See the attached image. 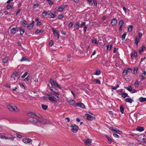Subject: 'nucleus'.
<instances>
[{
    "label": "nucleus",
    "mask_w": 146,
    "mask_h": 146,
    "mask_svg": "<svg viewBox=\"0 0 146 146\" xmlns=\"http://www.w3.org/2000/svg\"><path fill=\"white\" fill-rule=\"evenodd\" d=\"M68 102L70 104L74 105L75 104L76 101L74 100H70L68 101Z\"/></svg>",
    "instance_id": "obj_22"
},
{
    "label": "nucleus",
    "mask_w": 146,
    "mask_h": 146,
    "mask_svg": "<svg viewBox=\"0 0 146 146\" xmlns=\"http://www.w3.org/2000/svg\"><path fill=\"white\" fill-rule=\"evenodd\" d=\"M48 98L50 102H57V101L53 97L50 96V95H48Z\"/></svg>",
    "instance_id": "obj_20"
},
{
    "label": "nucleus",
    "mask_w": 146,
    "mask_h": 146,
    "mask_svg": "<svg viewBox=\"0 0 146 146\" xmlns=\"http://www.w3.org/2000/svg\"><path fill=\"white\" fill-rule=\"evenodd\" d=\"M52 30L54 36L58 35V34H59L58 32H57L56 31L55 29H54V28H52Z\"/></svg>",
    "instance_id": "obj_29"
},
{
    "label": "nucleus",
    "mask_w": 146,
    "mask_h": 146,
    "mask_svg": "<svg viewBox=\"0 0 146 146\" xmlns=\"http://www.w3.org/2000/svg\"><path fill=\"white\" fill-rule=\"evenodd\" d=\"M72 131L73 133H76L78 129V127L75 124H73L71 125Z\"/></svg>",
    "instance_id": "obj_5"
},
{
    "label": "nucleus",
    "mask_w": 146,
    "mask_h": 146,
    "mask_svg": "<svg viewBox=\"0 0 146 146\" xmlns=\"http://www.w3.org/2000/svg\"><path fill=\"white\" fill-rule=\"evenodd\" d=\"M120 111L121 114H123L124 113V109L123 107L122 106H120Z\"/></svg>",
    "instance_id": "obj_32"
},
{
    "label": "nucleus",
    "mask_w": 146,
    "mask_h": 146,
    "mask_svg": "<svg viewBox=\"0 0 146 146\" xmlns=\"http://www.w3.org/2000/svg\"><path fill=\"white\" fill-rule=\"evenodd\" d=\"M30 77L28 76L27 78H26L24 80L26 82H27L29 81V79Z\"/></svg>",
    "instance_id": "obj_63"
},
{
    "label": "nucleus",
    "mask_w": 146,
    "mask_h": 146,
    "mask_svg": "<svg viewBox=\"0 0 146 146\" xmlns=\"http://www.w3.org/2000/svg\"><path fill=\"white\" fill-rule=\"evenodd\" d=\"M20 77V75L16 72H14L11 75V77L13 78L15 81H17Z\"/></svg>",
    "instance_id": "obj_3"
},
{
    "label": "nucleus",
    "mask_w": 146,
    "mask_h": 146,
    "mask_svg": "<svg viewBox=\"0 0 146 146\" xmlns=\"http://www.w3.org/2000/svg\"><path fill=\"white\" fill-rule=\"evenodd\" d=\"M47 1L50 5H52L53 4V2L51 0H47Z\"/></svg>",
    "instance_id": "obj_55"
},
{
    "label": "nucleus",
    "mask_w": 146,
    "mask_h": 146,
    "mask_svg": "<svg viewBox=\"0 0 146 146\" xmlns=\"http://www.w3.org/2000/svg\"><path fill=\"white\" fill-rule=\"evenodd\" d=\"M124 23V22L123 20H121L120 21L119 25V26H122V25H123Z\"/></svg>",
    "instance_id": "obj_52"
},
{
    "label": "nucleus",
    "mask_w": 146,
    "mask_h": 146,
    "mask_svg": "<svg viewBox=\"0 0 146 146\" xmlns=\"http://www.w3.org/2000/svg\"><path fill=\"white\" fill-rule=\"evenodd\" d=\"M53 44V42L52 40H50V41L49 45L50 46H52Z\"/></svg>",
    "instance_id": "obj_59"
},
{
    "label": "nucleus",
    "mask_w": 146,
    "mask_h": 146,
    "mask_svg": "<svg viewBox=\"0 0 146 146\" xmlns=\"http://www.w3.org/2000/svg\"><path fill=\"white\" fill-rule=\"evenodd\" d=\"M19 85L21 88H23L24 89H25V88L23 83H20Z\"/></svg>",
    "instance_id": "obj_57"
},
{
    "label": "nucleus",
    "mask_w": 146,
    "mask_h": 146,
    "mask_svg": "<svg viewBox=\"0 0 146 146\" xmlns=\"http://www.w3.org/2000/svg\"><path fill=\"white\" fill-rule=\"evenodd\" d=\"M1 139H4L5 140H7L8 139H9L11 140H13L14 137H1Z\"/></svg>",
    "instance_id": "obj_42"
},
{
    "label": "nucleus",
    "mask_w": 146,
    "mask_h": 146,
    "mask_svg": "<svg viewBox=\"0 0 146 146\" xmlns=\"http://www.w3.org/2000/svg\"><path fill=\"white\" fill-rule=\"evenodd\" d=\"M111 24L113 26L116 25L117 24V21L115 19H113L111 21Z\"/></svg>",
    "instance_id": "obj_16"
},
{
    "label": "nucleus",
    "mask_w": 146,
    "mask_h": 146,
    "mask_svg": "<svg viewBox=\"0 0 146 146\" xmlns=\"http://www.w3.org/2000/svg\"><path fill=\"white\" fill-rule=\"evenodd\" d=\"M19 31L20 32V34L21 35H23L25 32L24 30L23 29L22 27H20L19 28Z\"/></svg>",
    "instance_id": "obj_36"
},
{
    "label": "nucleus",
    "mask_w": 146,
    "mask_h": 146,
    "mask_svg": "<svg viewBox=\"0 0 146 146\" xmlns=\"http://www.w3.org/2000/svg\"><path fill=\"white\" fill-rule=\"evenodd\" d=\"M73 25V22H70L68 24V28H71L72 27V26Z\"/></svg>",
    "instance_id": "obj_51"
},
{
    "label": "nucleus",
    "mask_w": 146,
    "mask_h": 146,
    "mask_svg": "<svg viewBox=\"0 0 146 146\" xmlns=\"http://www.w3.org/2000/svg\"><path fill=\"white\" fill-rule=\"evenodd\" d=\"M139 75L140 77H141V79L142 80H144L145 79V77L146 76H145V75H143L141 73Z\"/></svg>",
    "instance_id": "obj_47"
},
{
    "label": "nucleus",
    "mask_w": 146,
    "mask_h": 146,
    "mask_svg": "<svg viewBox=\"0 0 146 146\" xmlns=\"http://www.w3.org/2000/svg\"><path fill=\"white\" fill-rule=\"evenodd\" d=\"M54 98L58 102L60 101V99L58 96H57L56 95H55V97H54Z\"/></svg>",
    "instance_id": "obj_50"
},
{
    "label": "nucleus",
    "mask_w": 146,
    "mask_h": 146,
    "mask_svg": "<svg viewBox=\"0 0 146 146\" xmlns=\"http://www.w3.org/2000/svg\"><path fill=\"white\" fill-rule=\"evenodd\" d=\"M55 86L60 89H61L62 88L57 82H56L55 85Z\"/></svg>",
    "instance_id": "obj_54"
},
{
    "label": "nucleus",
    "mask_w": 146,
    "mask_h": 146,
    "mask_svg": "<svg viewBox=\"0 0 146 146\" xmlns=\"http://www.w3.org/2000/svg\"><path fill=\"white\" fill-rule=\"evenodd\" d=\"M110 129L111 131H113L115 133H117L119 134H121L122 132V131L119 130L117 129L114 128L113 127H111L110 128Z\"/></svg>",
    "instance_id": "obj_6"
},
{
    "label": "nucleus",
    "mask_w": 146,
    "mask_h": 146,
    "mask_svg": "<svg viewBox=\"0 0 146 146\" xmlns=\"http://www.w3.org/2000/svg\"><path fill=\"white\" fill-rule=\"evenodd\" d=\"M140 40V39H137V37H136L135 40V43H138L139 42Z\"/></svg>",
    "instance_id": "obj_53"
},
{
    "label": "nucleus",
    "mask_w": 146,
    "mask_h": 146,
    "mask_svg": "<svg viewBox=\"0 0 146 146\" xmlns=\"http://www.w3.org/2000/svg\"><path fill=\"white\" fill-rule=\"evenodd\" d=\"M33 25L30 24L27 26V28L29 30H31L33 28Z\"/></svg>",
    "instance_id": "obj_40"
},
{
    "label": "nucleus",
    "mask_w": 146,
    "mask_h": 146,
    "mask_svg": "<svg viewBox=\"0 0 146 146\" xmlns=\"http://www.w3.org/2000/svg\"><path fill=\"white\" fill-rule=\"evenodd\" d=\"M125 100L126 102H128L130 103H131L133 102V100L131 98H127L125 99Z\"/></svg>",
    "instance_id": "obj_25"
},
{
    "label": "nucleus",
    "mask_w": 146,
    "mask_h": 146,
    "mask_svg": "<svg viewBox=\"0 0 146 146\" xmlns=\"http://www.w3.org/2000/svg\"><path fill=\"white\" fill-rule=\"evenodd\" d=\"M64 17V16L62 14H59L58 16V18L59 19H62Z\"/></svg>",
    "instance_id": "obj_56"
},
{
    "label": "nucleus",
    "mask_w": 146,
    "mask_h": 146,
    "mask_svg": "<svg viewBox=\"0 0 146 146\" xmlns=\"http://www.w3.org/2000/svg\"><path fill=\"white\" fill-rule=\"evenodd\" d=\"M28 73L27 72H25L24 73V74L22 76H21V78H25L27 76V75L28 74Z\"/></svg>",
    "instance_id": "obj_49"
},
{
    "label": "nucleus",
    "mask_w": 146,
    "mask_h": 146,
    "mask_svg": "<svg viewBox=\"0 0 146 146\" xmlns=\"http://www.w3.org/2000/svg\"><path fill=\"white\" fill-rule=\"evenodd\" d=\"M86 22H83L82 23L80 27L81 28L83 26H84L85 25Z\"/></svg>",
    "instance_id": "obj_61"
},
{
    "label": "nucleus",
    "mask_w": 146,
    "mask_h": 146,
    "mask_svg": "<svg viewBox=\"0 0 146 146\" xmlns=\"http://www.w3.org/2000/svg\"><path fill=\"white\" fill-rule=\"evenodd\" d=\"M107 139L108 140V143L110 144L112 142H114V140L111 137H107Z\"/></svg>",
    "instance_id": "obj_28"
},
{
    "label": "nucleus",
    "mask_w": 146,
    "mask_h": 146,
    "mask_svg": "<svg viewBox=\"0 0 146 146\" xmlns=\"http://www.w3.org/2000/svg\"><path fill=\"white\" fill-rule=\"evenodd\" d=\"M87 1L89 2V4L90 5H92V3H91L92 0H87Z\"/></svg>",
    "instance_id": "obj_64"
},
{
    "label": "nucleus",
    "mask_w": 146,
    "mask_h": 146,
    "mask_svg": "<svg viewBox=\"0 0 146 146\" xmlns=\"http://www.w3.org/2000/svg\"><path fill=\"white\" fill-rule=\"evenodd\" d=\"M92 42L95 45H98V43L97 39L94 38L92 40Z\"/></svg>",
    "instance_id": "obj_24"
},
{
    "label": "nucleus",
    "mask_w": 146,
    "mask_h": 146,
    "mask_svg": "<svg viewBox=\"0 0 146 146\" xmlns=\"http://www.w3.org/2000/svg\"><path fill=\"white\" fill-rule=\"evenodd\" d=\"M136 130L137 131H138L139 132H141L144 131V129L143 127L138 126L136 128Z\"/></svg>",
    "instance_id": "obj_17"
},
{
    "label": "nucleus",
    "mask_w": 146,
    "mask_h": 146,
    "mask_svg": "<svg viewBox=\"0 0 146 146\" xmlns=\"http://www.w3.org/2000/svg\"><path fill=\"white\" fill-rule=\"evenodd\" d=\"M80 23L79 21H77L76 22L74 25V31H76L79 29L80 27Z\"/></svg>",
    "instance_id": "obj_12"
},
{
    "label": "nucleus",
    "mask_w": 146,
    "mask_h": 146,
    "mask_svg": "<svg viewBox=\"0 0 146 146\" xmlns=\"http://www.w3.org/2000/svg\"><path fill=\"white\" fill-rule=\"evenodd\" d=\"M122 96L124 98H125L127 97H128V94L125 93H123L121 94Z\"/></svg>",
    "instance_id": "obj_35"
},
{
    "label": "nucleus",
    "mask_w": 146,
    "mask_h": 146,
    "mask_svg": "<svg viewBox=\"0 0 146 146\" xmlns=\"http://www.w3.org/2000/svg\"><path fill=\"white\" fill-rule=\"evenodd\" d=\"M12 7V6L11 5H8L6 6V8L7 9H10Z\"/></svg>",
    "instance_id": "obj_58"
},
{
    "label": "nucleus",
    "mask_w": 146,
    "mask_h": 146,
    "mask_svg": "<svg viewBox=\"0 0 146 146\" xmlns=\"http://www.w3.org/2000/svg\"><path fill=\"white\" fill-rule=\"evenodd\" d=\"M8 108L11 111L18 112L19 111V109L16 106H13L10 104L7 105Z\"/></svg>",
    "instance_id": "obj_2"
},
{
    "label": "nucleus",
    "mask_w": 146,
    "mask_h": 146,
    "mask_svg": "<svg viewBox=\"0 0 146 146\" xmlns=\"http://www.w3.org/2000/svg\"><path fill=\"white\" fill-rule=\"evenodd\" d=\"M9 60L8 57H6L4 58L3 60V62L4 63H7Z\"/></svg>",
    "instance_id": "obj_26"
},
{
    "label": "nucleus",
    "mask_w": 146,
    "mask_h": 146,
    "mask_svg": "<svg viewBox=\"0 0 146 146\" xmlns=\"http://www.w3.org/2000/svg\"><path fill=\"white\" fill-rule=\"evenodd\" d=\"M42 122L43 124H46L50 123V121L49 120L44 119H43Z\"/></svg>",
    "instance_id": "obj_23"
},
{
    "label": "nucleus",
    "mask_w": 146,
    "mask_h": 146,
    "mask_svg": "<svg viewBox=\"0 0 146 146\" xmlns=\"http://www.w3.org/2000/svg\"><path fill=\"white\" fill-rule=\"evenodd\" d=\"M93 2L94 6H96L97 4V1L96 0H93Z\"/></svg>",
    "instance_id": "obj_62"
},
{
    "label": "nucleus",
    "mask_w": 146,
    "mask_h": 146,
    "mask_svg": "<svg viewBox=\"0 0 146 146\" xmlns=\"http://www.w3.org/2000/svg\"><path fill=\"white\" fill-rule=\"evenodd\" d=\"M42 32H43V31H42V30H39L38 29H37L36 31L35 32V33L36 34H37L38 33H39Z\"/></svg>",
    "instance_id": "obj_60"
},
{
    "label": "nucleus",
    "mask_w": 146,
    "mask_h": 146,
    "mask_svg": "<svg viewBox=\"0 0 146 146\" xmlns=\"http://www.w3.org/2000/svg\"><path fill=\"white\" fill-rule=\"evenodd\" d=\"M64 9V8L63 7H59L57 11L58 12H61L63 11Z\"/></svg>",
    "instance_id": "obj_43"
},
{
    "label": "nucleus",
    "mask_w": 146,
    "mask_h": 146,
    "mask_svg": "<svg viewBox=\"0 0 146 146\" xmlns=\"http://www.w3.org/2000/svg\"><path fill=\"white\" fill-rule=\"evenodd\" d=\"M76 105L77 106L83 108H84L85 107L84 104L82 103H76Z\"/></svg>",
    "instance_id": "obj_18"
},
{
    "label": "nucleus",
    "mask_w": 146,
    "mask_h": 146,
    "mask_svg": "<svg viewBox=\"0 0 146 146\" xmlns=\"http://www.w3.org/2000/svg\"><path fill=\"white\" fill-rule=\"evenodd\" d=\"M27 22L25 21L24 20V21L22 24V25L23 27H25L26 25H27Z\"/></svg>",
    "instance_id": "obj_39"
},
{
    "label": "nucleus",
    "mask_w": 146,
    "mask_h": 146,
    "mask_svg": "<svg viewBox=\"0 0 146 146\" xmlns=\"http://www.w3.org/2000/svg\"><path fill=\"white\" fill-rule=\"evenodd\" d=\"M50 90H52L53 92L54 93L56 94L57 95H59V93L57 91V90L56 88H54L53 86H52Z\"/></svg>",
    "instance_id": "obj_13"
},
{
    "label": "nucleus",
    "mask_w": 146,
    "mask_h": 146,
    "mask_svg": "<svg viewBox=\"0 0 146 146\" xmlns=\"http://www.w3.org/2000/svg\"><path fill=\"white\" fill-rule=\"evenodd\" d=\"M15 134H14V135H12V137H14L15 136V135L17 136V137H21V136L18 133H17L16 132H14Z\"/></svg>",
    "instance_id": "obj_37"
},
{
    "label": "nucleus",
    "mask_w": 146,
    "mask_h": 146,
    "mask_svg": "<svg viewBox=\"0 0 146 146\" xmlns=\"http://www.w3.org/2000/svg\"><path fill=\"white\" fill-rule=\"evenodd\" d=\"M124 88H125L127 90L130 92L131 91L132 89V87L131 86H129L128 87H124Z\"/></svg>",
    "instance_id": "obj_34"
},
{
    "label": "nucleus",
    "mask_w": 146,
    "mask_h": 146,
    "mask_svg": "<svg viewBox=\"0 0 146 146\" xmlns=\"http://www.w3.org/2000/svg\"><path fill=\"white\" fill-rule=\"evenodd\" d=\"M131 59H133L134 58H136L137 56V54L136 51L134 50L133 52H132L131 54Z\"/></svg>",
    "instance_id": "obj_11"
},
{
    "label": "nucleus",
    "mask_w": 146,
    "mask_h": 146,
    "mask_svg": "<svg viewBox=\"0 0 146 146\" xmlns=\"http://www.w3.org/2000/svg\"><path fill=\"white\" fill-rule=\"evenodd\" d=\"M139 100L141 102H146V98L141 97L139 99Z\"/></svg>",
    "instance_id": "obj_31"
},
{
    "label": "nucleus",
    "mask_w": 146,
    "mask_h": 146,
    "mask_svg": "<svg viewBox=\"0 0 146 146\" xmlns=\"http://www.w3.org/2000/svg\"><path fill=\"white\" fill-rule=\"evenodd\" d=\"M139 83L138 80H136L134 83L135 86V87H138L139 86Z\"/></svg>",
    "instance_id": "obj_38"
},
{
    "label": "nucleus",
    "mask_w": 146,
    "mask_h": 146,
    "mask_svg": "<svg viewBox=\"0 0 146 146\" xmlns=\"http://www.w3.org/2000/svg\"><path fill=\"white\" fill-rule=\"evenodd\" d=\"M49 11H46L45 10L43 11L40 17H41L44 18L47 15H48Z\"/></svg>",
    "instance_id": "obj_15"
},
{
    "label": "nucleus",
    "mask_w": 146,
    "mask_h": 146,
    "mask_svg": "<svg viewBox=\"0 0 146 146\" xmlns=\"http://www.w3.org/2000/svg\"><path fill=\"white\" fill-rule=\"evenodd\" d=\"M127 35V33L125 32L122 36V40H124L125 38V36Z\"/></svg>",
    "instance_id": "obj_41"
},
{
    "label": "nucleus",
    "mask_w": 146,
    "mask_h": 146,
    "mask_svg": "<svg viewBox=\"0 0 146 146\" xmlns=\"http://www.w3.org/2000/svg\"><path fill=\"white\" fill-rule=\"evenodd\" d=\"M56 11H54L52 13H48V17L50 18H54L56 17Z\"/></svg>",
    "instance_id": "obj_10"
},
{
    "label": "nucleus",
    "mask_w": 146,
    "mask_h": 146,
    "mask_svg": "<svg viewBox=\"0 0 146 146\" xmlns=\"http://www.w3.org/2000/svg\"><path fill=\"white\" fill-rule=\"evenodd\" d=\"M31 139L29 138L24 139L23 140V141L25 143H28L31 141Z\"/></svg>",
    "instance_id": "obj_19"
},
{
    "label": "nucleus",
    "mask_w": 146,
    "mask_h": 146,
    "mask_svg": "<svg viewBox=\"0 0 146 146\" xmlns=\"http://www.w3.org/2000/svg\"><path fill=\"white\" fill-rule=\"evenodd\" d=\"M27 115L29 117V121L34 123H36L38 121L40 117L33 113H28Z\"/></svg>",
    "instance_id": "obj_1"
},
{
    "label": "nucleus",
    "mask_w": 146,
    "mask_h": 146,
    "mask_svg": "<svg viewBox=\"0 0 146 146\" xmlns=\"http://www.w3.org/2000/svg\"><path fill=\"white\" fill-rule=\"evenodd\" d=\"M145 49V48L144 45L142 46L141 49L139 50V53L140 54H141L143 52L144 50Z\"/></svg>",
    "instance_id": "obj_21"
},
{
    "label": "nucleus",
    "mask_w": 146,
    "mask_h": 146,
    "mask_svg": "<svg viewBox=\"0 0 146 146\" xmlns=\"http://www.w3.org/2000/svg\"><path fill=\"white\" fill-rule=\"evenodd\" d=\"M42 108L44 110H47L48 108V106L47 105H45L44 104H42L41 105Z\"/></svg>",
    "instance_id": "obj_33"
},
{
    "label": "nucleus",
    "mask_w": 146,
    "mask_h": 146,
    "mask_svg": "<svg viewBox=\"0 0 146 146\" xmlns=\"http://www.w3.org/2000/svg\"><path fill=\"white\" fill-rule=\"evenodd\" d=\"M85 144L87 146H90L91 145L92 143V140L91 139L87 138L84 141Z\"/></svg>",
    "instance_id": "obj_7"
},
{
    "label": "nucleus",
    "mask_w": 146,
    "mask_h": 146,
    "mask_svg": "<svg viewBox=\"0 0 146 146\" xmlns=\"http://www.w3.org/2000/svg\"><path fill=\"white\" fill-rule=\"evenodd\" d=\"M93 81L95 82L96 84H101V82L100 80L98 79H94L93 80Z\"/></svg>",
    "instance_id": "obj_30"
},
{
    "label": "nucleus",
    "mask_w": 146,
    "mask_h": 146,
    "mask_svg": "<svg viewBox=\"0 0 146 146\" xmlns=\"http://www.w3.org/2000/svg\"><path fill=\"white\" fill-rule=\"evenodd\" d=\"M132 71V70L129 68H127L125 69L123 72V74L124 76L126 75L128 73H130Z\"/></svg>",
    "instance_id": "obj_8"
},
{
    "label": "nucleus",
    "mask_w": 146,
    "mask_h": 146,
    "mask_svg": "<svg viewBox=\"0 0 146 146\" xmlns=\"http://www.w3.org/2000/svg\"><path fill=\"white\" fill-rule=\"evenodd\" d=\"M28 60L25 57H23L22 59L21 60V62H22L24 61H28Z\"/></svg>",
    "instance_id": "obj_44"
},
{
    "label": "nucleus",
    "mask_w": 146,
    "mask_h": 146,
    "mask_svg": "<svg viewBox=\"0 0 146 146\" xmlns=\"http://www.w3.org/2000/svg\"><path fill=\"white\" fill-rule=\"evenodd\" d=\"M50 82L52 86H53L55 85L56 82H54V80H53V79H50Z\"/></svg>",
    "instance_id": "obj_27"
},
{
    "label": "nucleus",
    "mask_w": 146,
    "mask_h": 146,
    "mask_svg": "<svg viewBox=\"0 0 146 146\" xmlns=\"http://www.w3.org/2000/svg\"><path fill=\"white\" fill-rule=\"evenodd\" d=\"M119 85L118 84H117L116 87H114V86H112V90H115L117 88H119Z\"/></svg>",
    "instance_id": "obj_45"
},
{
    "label": "nucleus",
    "mask_w": 146,
    "mask_h": 146,
    "mask_svg": "<svg viewBox=\"0 0 146 146\" xmlns=\"http://www.w3.org/2000/svg\"><path fill=\"white\" fill-rule=\"evenodd\" d=\"M18 31V29L17 27L11 29L10 31L11 33L12 34H15Z\"/></svg>",
    "instance_id": "obj_14"
},
{
    "label": "nucleus",
    "mask_w": 146,
    "mask_h": 146,
    "mask_svg": "<svg viewBox=\"0 0 146 146\" xmlns=\"http://www.w3.org/2000/svg\"><path fill=\"white\" fill-rule=\"evenodd\" d=\"M85 115L87 119L90 120H92L95 118V117L91 116L89 114L86 113Z\"/></svg>",
    "instance_id": "obj_9"
},
{
    "label": "nucleus",
    "mask_w": 146,
    "mask_h": 146,
    "mask_svg": "<svg viewBox=\"0 0 146 146\" xmlns=\"http://www.w3.org/2000/svg\"><path fill=\"white\" fill-rule=\"evenodd\" d=\"M133 27L132 25H130L128 27V31L129 32H131L132 30V28Z\"/></svg>",
    "instance_id": "obj_46"
},
{
    "label": "nucleus",
    "mask_w": 146,
    "mask_h": 146,
    "mask_svg": "<svg viewBox=\"0 0 146 146\" xmlns=\"http://www.w3.org/2000/svg\"><path fill=\"white\" fill-rule=\"evenodd\" d=\"M137 140L139 143L144 146L146 145V138L137 137Z\"/></svg>",
    "instance_id": "obj_4"
},
{
    "label": "nucleus",
    "mask_w": 146,
    "mask_h": 146,
    "mask_svg": "<svg viewBox=\"0 0 146 146\" xmlns=\"http://www.w3.org/2000/svg\"><path fill=\"white\" fill-rule=\"evenodd\" d=\"M101 74V72L100 70H96V72L94 73V74L96 75H99Z\"/></svg>",
    "instance_id": "obj_48"
}]
</instances>
